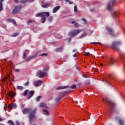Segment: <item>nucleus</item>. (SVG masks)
<instances>
[{"instance_id": "obj_45", "label": "nucleus", "mask_w": 125, "mask_h": 125, "mask_svg": "<svg viewBox=\"0 0 125 125\" xmlns=\"http://www.w3.org/2000/svg\"><path fill=\"white\" fill-rule=\"evenodd\" d=\"M91 43L93 44H101V43H100V42H92Z\"/></svg>"}, {"instance_id": "obj_17", "label": "nucleus", "mask_w": 125, "mask_h": 125, "mask_svg": "<svg viewBox=\"0 0 125 125\" xmlns=\"http://www.w3.org/2000/svg\"><path fill=\"white\" fill-rule=\"evenodd\" d=\"M16 104H9L8 105V108L10 109V110H12V109H14V108H16Z\"/></svg>"}, {"instance_id": "obj_30", "label": "nucleus", "mask_w": 125, "mask_h": 125, "mask_svg": "<svg viewBox=\"0 0 125 125\" xmlns=\"http://www.w3.org/2000/svg\"><path fill=\"white\" fill-rule=\"evenodd\" d=\"M62 47H59V48H57V49H55V51L56 52H59L61 50H62Z\"/></svg>"}, {"instance_id": "obj_33", "label": "nucleus", "mask_w": 125, "mask_h": 125, "mask_svg": "<svg viewBox=\"0 0 125 125\" xmlns=\"http://www.w3.org/2000/svg\"><path fill=\"white\" fill-rule=\"evenodd\" d=\"M52 20H53V17H52L50 16V17H49L48 18V21L51 22V21H52Z\"/></svg>"}, {"instance_id": "obj_11", "label": "nucleus", "mask_w": 125, "mask_h": 125, "mask_svg": "<svg viewBox=\"0 0 125 125\" xmlns=\"http://www.w3.org/2000/svg\"><path fill=\"white\" fill-rule=\"evenodd\" d=\"M34 93H35L34 91H30L28 94V99H30V98H31V97L33 96Z\"/></svg>"}, {"instance_id": "obj_2", "label": "nucleus", "mask_w": 125, "mask_h": 125, "mask_svg": "<svg viewBox=\"0 0 125 125\" xmlns=\"http://www.w3.org/2000/svg\"><path fill=\"white\" fill-rule=\"evenodd\" d=\"M50 13L48 12H43L42 13H39L37 14L35 16L36 17H41V22L42 23H43L46 21V18H48L50 16Z\"/></svg>"}, {"instance_id": "obj_42", "label": "nucleus", "mask_w": 125, "mask_h": 125, "mask_svg": "<svg viewBox=\"0 0 125 125\" xmlns=\"http://www.w3.org/2000/svg\"><path fill=\"white\" fill-rule=\"evenodd\" d=\"M65 1L66 2H68V3L70 4H73V2H71V1H70L69 0H65Z\"/></svg>"}, {"instance_id": "obj_1", "label": "nucleus", "mask_w": 125, "mask_h": 125, "mask_svg": "<svg viewBox=\"0 0 125 125\" xmlns=\"http://www.w3.org/2000/svg\"><path fill=\"white\" fill-rule=\"evenodd\" d=\"M37 108L36 107L32 109V108H24L22 111V113L23 115H26V114H29V121L30 124H31L33 120L35 119L36 117L35 115L37 113Z\"/></svg>"}, {"instance_id": "obj_25", "label": "nucleus", "mask_w": 125, "mask_h": 125, "mask_svg": "<svg viewBox=\"0 0 125 125\" xmlns=\"http://www.w3.org/2000/svg\"><path fill=\"white\" fill-rule=\"evenodd\" d=\"M71 23H72V24H74V26H75V27H77L79 26L77 22H76L75 21H72Z\"/></svg>"}, {"instance_id": "obj_16", "label": "nucleus", "mask_w": 125, "mask_h": 125, "mask_svg": "<svg viewBox=\"0 0 125 125\" xmlns=\"http://www.w3.org/2000/svg\"><path fill=\"white\" fill-rule=\"evenodd\" d=\"M108 64L109 65H113V64H115V60L112 59V58H111L109 60V61L108 62Z\"/></svg>"}, {"instance_id": "obj_38", "label": "nucleus", "mask_w": 125, "mask_h": 125, "mask_svg": "<svg viewBox=\"0 0 125 125\" xmlns=\"http://www.w3.org/2000/svg\"><path fill=\"white\" fill-rule=\"evenodd\" d=\"M40 56L46 57V56H47V53H42L41 55H40Z\"/></svg>"}, {"instance_id": "obj_41", "label": "nucleus", "mask_w": 125, "mask_h": 125, "mask_svg": "<svg viewBox=\"0 0 125 125\" xmlns=\"http://www.w3.org/2000/svg\"><path fill=\"white\" fill-rule=\"evenodd\" d=\"M104 83H105L106 84H108V85H110V83L109 82H108L107 80H104Z\"/></svg>"}, {"instance_id": "obj_24", "label": "nucleus", "mask_w": 125, "mask_h": 125, "mask_svg": "<svg viewBox=\"0 0 125 125\" xmlns=\"http://www.w3.org/2000/svg\"><path fill=\"white\" fill-rule=\"evenodd\" d=\"M27 94H28V90H25L23 92V94H22V95H23V96H26L27 95Z\"/></svg>"}, {"instance_id": "obj_36", "label": "nucleus", "mask_w": 125, "mask_h": 125, "mask_svg": "<svg viewBox=\"0 0 125 125\" xmlns=\"http://www.w3.org/2000/svg\"><path fill=\"white\" fill-rule=\"evenodd\" d=\"M77 6H74V12H77Z\"/></svg>"}, {"instance_id": "obj_58", "label": "nucleus", "mask_w": 125, "mask_h": 125, "mask_svg": "<svg viewBox=\"0 0 125 125\" xmlns=\"http://www.w3.org/2000/svg\"><path fill=\"white\" fill-rule=\"evenodd\" d=\"M73 57H77V55H76V54H74V55H73Z\"/></svg>"}, {"instance_id": "obj_56", "label": "nucleus", "mask_w": 125, "mask_h": 125, "mask_svg": "<svg viewBox=\"0 0 125 125\" xmlns=\"http://www.w3.org/2000/svg\"><path fill=\"white\" fill-rule=\"evenodd\" d=\"M71 92H72V91H66L65 93H71Z\"/></svg>"}, {"instance_id": "obj_6", "label": "nucleus", "mask_w": 125, "mask_h": 125, "mask_svg": "<svg viewBox=\"0 0 125 125\" xmlns=\"http://www.w3.org/2000/svg\"><path fill=\"white\" fill-rule=\"evenodd\" d=\"M81 32V30H72L68 33V35L71 37H74L77 36L79 33Z\"/></svg>"}, {"instance_id": "obj_35", "label": "nucleus", "mask_w": 125, "mask_h": 125, "mask_svg": "<svg viewBox=\"0 0 125 125\" xmlns=\"http://www.w3.org/2000/svg\"><path fill=\"white\" fill-rule=\"evenodd\" d=\"M26 57H27V55H26V54L25 53H24L23 54V55H22V58H23V59H25L26 58Z\"/></svg>"}, {"instance_id": "obj_12", "label": "nucleus", "mask_w": 125, "mask_h": 125, "mask_svg": "<svg viewBox=\"0 0 125 125\" xmlns=\"http://www.w3.org/2000/svg\"><path fill=\"white\" fill-rule=\"evenodd\" d=\"M37 56V54H35L29 58H27L26 60H25V61L26 62H28L29 61H30L31 60L33 59H34Z\"/></svg>"}, {"instance_id": "obj_27", "label": "nucleus", "mask_w": 125, "mask_h": 125, "mask_svg": "<svg viewBox=\"0 0 125 125\" xmlns=\"http://www.w3.org/2000/svg\"><path fill=\"white\" fill-rule=\"evenodd\" d=\"M90 84V82L88 81H85V82H84V83H83V84H84V85H89V84Z\"/></svg>"}, {"instance_id": "obj_59", "label": "nucleus", "mask_w": 125, "mask_h": 125, "mask_svg": "<svg viewBox=\"0 0 125 125\" xmlns=\"http://www.w3.org/2000/svg\"><path fill=\"white\" fill-rule=\"evenodd\" d=\"M77 51V50L76 49H74L73 50V52H76Z\"/></svg>"}, {"instance_id": "obj_64", "label": "nucleus", "mask_w": 125, "mask_h": 125, "mask_svg": "<svg viewBox=\"0 0 125 125\" xmlns=\"http://www.w3.org/2000/svg\"><path fill=\"white\" fill-rule=\"evenodd\" d=\"M100 65H101V66H103V64H102V63H100Z\"/></svg>"}, {"instance_id": "obj_57", "label": "nucleus", "mask_w": 125, "mask_h": 125, "mask_svg": "<svg viewBox=\"0 0 125 125\" xmlns=\"http://www.w3.org/2000/svg\"><path fill=\"white\" fill-rule=\"evenodd\" d=\"M15 3H18V0H14Z\"/></svg>"}, {"instance_id": "obj_62", "label": "nucleus", "mask_w": 125, "mask_h": 125, "mask_svg": "<svg viewBox=\"0 0 125 125\" xmlns=\"http://www.w3.org/2000/svg\"><path fill=\"white\" fill-rule=\"evenodd\" d=\"M1 121H3V119L1 118H0V122H1Z\"/></svg>"}, {"instance_id": "obj_34", "label": "nucleus", "mask_w": 125, "mask_h": 125, "mask_svg": "<svg viewBox=\"0 0 125 125\" xmlns=\"http://www.w3.org/2000/svg\"><path fill=\"white\" fill-rule=\"evenodd\" d=\"M17 88L19 90H22L24 88V87L21 86H18Z\"/></svg>"}, {"instance_id": "obj_44", "label": "nucleus", "mask_w": 125, "mask_h": 125, "mask_svg": "<svg viewBox=\"0 0 125 125\" xmlns=\"http://www.w3.org/2000/svg\"><path fill=\"white\" fill-rule=\"evenodd\" d=\"M18 35H19V34L16 33V34H13V35H12V37H16L17 36H18Z\"/></svg>"}, {"instance_id": "obj_49", "label": "nucleus", "mask_w": 125, "mask_h": 125, "mask_svg": "<svg viewBox=\"0 0 125 125\" xmlns=\"http://www.w3.org/2000/svg\"><path fill=\"white\" fill-rule=\"evenodd\" d=\"M86 113L87 114V116H90V115H91V114L89 113L88 111H86Z\"/></svg>"}, {"instance_id": "obj_18", "label": "nucleus", "mask_w": 125, "mask_h": 125, "mask_svg": "<svg viewBox=\"0 0 125 125\" xmlns=\"http://www.w3.org/2000/svg\"><path fill=\"white\" fill-rule=\"evenodd\" d=\"M77 104H78L79 105V106H82V105H84V102H83V100H78V101H77Z\"/></svg>"}, {"instance_id": "obj_61", "label": "nucleus", "mask_w": 125, "mask_h": 125, "mask_svg": "<svg viewBox=\"0 0 125 125\" xmlns=\"http://www.w3.org/2000/svg\"><path fill=\"white\" fill-rule=\"evenodd\" d=\"M4 0H0V3H2Z\"/></svg>"}, {"instance_id": "obj_43", "label": "nucleus", "mask_w": 125, "mask_h": 125, "mask_svg": "<svg viewBox=\"0 0 125 125\" xmlns=\"http://www.w3.org/2000/svg\"><path fill=\"white\" fill-rule=\"evenodd\" d=\"M16 125H21L20 123L18 121H16L15 122Z\"/></svg>"}, {"instance_id": "obj_37", "label": "nucleus", "mask_w": 125, "mask_h": 125, "mask_svg": "<svg viewBox=\"0 0 125 125\" xmlns=\"http://www.w3.org/2000/svg\"><path fill=\"white\" fill-rule=\"evenodd\" d=\"M3 110H4V111H6V110H7V105H6V104H4Z\"/></svg>"}, {"instance_id": "obj_51", "label": "nucleus", "mask_w": 125, "mask_h": 125, "mask_svg": "<svg viewBox=\"0 0 125 125\" xmlns=\"http://www.w3.org/2000/svg\"><path fill=\"white\" fill-rule=\"evenodd\" d=\"M6 80H7V78H4L2 80V82H5Z\"/></svg>"}, {"instance_id": "obj_53", "label": "nucleus", "mask_w": 125, "mask_h": 125, "mask_svg": "<svg viewBox=\"0 0 125 125\" xmlns=\"http://www.w3.org/2000/svg\"><path fill=\"white\" fill-rule=\"evenodd\" d=\"M10 76V75H7L6 76V77L5 78L8 79V78H9Z\"/></svg>"}, {"instance_id": "obj_63", "label": "nucleus", "mask_w": 125, "mask_h": 125, "mask_svg": "<svg viewBox=\"0 0 125 125\" xmlns=\"http://www.w3.org/2000/svg\"><path fill=\"white\" fill-rule=\"evenodd\" d=\"M28 1H34V0H27Z\"/></svg>"}, {"instance_id": "obj_9", "label": "nucleus", "mask_w": 125, "mask_h": 125, "mask_svg": "<svg viewBox=\"0 0 125 125\" xmlns=\"http://www.w3.org/2000/svg\"><path fill=\"white\" fill-rule=\"evenodd\" d=\"M106 29L108 31L110 35L113 36L114 34V31L113 29L110 27H106Z\"/></svg>"}, {"instance_id": "obj_47", "label": "nucleus", "mask_w": 125, "mask_h": 125, "mask_svg": "<svg viewBox=\"0 0 125 125\" xmlns=\"http://www.w3.org/2000/svg\"><path fill=\"white\" fill-rule=\"evenodd\" d=\"M26 2V0L21 1V2L23 3H25Z\"/></svg>"}, {"instance_id": "obj_22", "label": "nucleus", "mask_w": 125, "mask_h": 125, "mask_svg": "<svg viewBox=\"0 0 125 125\" xmlns=\"http://www.w3.org/2000/svg\"><path fill=\"white\" fill-rule=\"evenodd\" d=\"M42 83V81H41V80H38L37 82H35V85L36 86H38L40 84V83Z\"/></svg>"}, {"instance_id": "obj_26", "label": "nucleus", "mask_w": 125, "mask_h": 125, "mask_svg": "<svg viewBox=\"0 0 125 125\" xmlns=\"http://www.w3.org/2000/svg\"><path fill=\"white\" fill-rule=\"evenodd\" d=\"M60 99H61V97L60 96H57L55 99L56 102H58V101H60Z\"/></svg>"}, {"instance_id": "obj_14", "label": "nucleus", "mask_w": 125, "mask_h": 125, "mask_svg": "<svg viewBox=\"0 0 125 125\" xmlns=\"http://www.w3.org/2000/svg\"><path fill=\"white\" fill-rule=\"evenodd\" d=\"M61 8V6H56L55 7H54L53 9V10H52V12L53 13H55L56 12H57V11H58L59 10V9Z\"/></svg>"}, {"instance_id": "obj_4", "label": "nucleus", "mask_w": 125, "mask_h": 125, "mask_svg": "<svg viewBox=\"0 0 125 125\" xmlns=\"http://www.w3.org/2000/svg\"><path fill=\"white\" fill-rule=\"evenodd\" d=\"M116 0H110V2L108 3L107 6V9L109 11L112 10L113 6L115 5Z\"/></svg>"}, {"instance_id": "obj_8", "label": "nucleus", "mask_w": 125, "mask_h": 125, "mask_svg": "<svg viewBox=\"0 0 125 125\" xmlns=\"http://www.w3.org/2000/svg\"><path fill=\"white\" fill-rule=\"evenodd\" d=\"M47 75L46 72H40L39 73L38 77L39 78H42Z\"/></svg>"}, {"instance_id": "obj_39", "label": "nucleus", "mask_w": 125, "mask_h": 125, "mask_svg": "<svg viewBox=\"0 0 125 125\" xmlns=\"http://www.w3.org/2000/svg\"><path fill=\"white\" fill-rule=\"evenodd\" d=\"M82 20L83 21L84 24H86L87 23V21H86L85 19H82Z\"/></svg>"}, {"instance_id": "obj_19", "label": "nucleus", "mask_w": 125, "mask_h": 125, "mask_svg": "<svg viewBox=\"0 0 125 125\" xmlns=\"http://www.w3.org/2000/svg\"><path fill=\"white\" fill-rule=\"evenodd\" d=\"M8 95L11 98H13V97H14L15 95L14 94V93L13 92H9L8 93Z\"/></svg>"}, {"instance_id": "obj_13", "label": "nucleus", "mask_w": 125, "mask_h": 125, "mask_svg": "<svg viewBox=\"0 0 125 125\" xmlns=\"http://www.w3.org/2000/svg\"><path fill=\"white\" fill-rule=\"evenodd\" d=\"M39 107L40 108H42V107L43 108H45V109H48V107L46 105V104L43 103H41L39 105Z\"/></svg>"}, {"instance_id": "obj_28", "label": "nucleus", "mask_w": 125, "mask_h": 125, "mask_svg": "<svg viewBox=\"0 0 125 125\" xmlns=\"http://www.w3.org/2000/svg\"><path fill=\"white\" fill-rule=\"evenodd\" d=\"M112 17L115 18L117 17V14L115 12H113L112 14Z\"/></svg>"}, {"instance_id": "obj_54", "label": "nucleus", "mask_w": 125, "mask_h": 125, "mask_svg": "<svg viewBox=\"0 0 125 125\" xmlns=\"http://www.w3.org/2000/svg\"><path fill=\"white\" fill-rule=\"evenodd\" d=\"M90 11L92 12H94V9H90Z\"/></svg>"}, {"instance_id": "obj_31", "label": "nucleus", "mask_w": 125, "mask_h": 125, "mask_svg": "<svg viewBox=\"0 0 125 125\" xmlns=\"http://www.w3.org/2000/svg\"><path fill=\"white\" fill-rule=\"evenodd\" d=\"M42 112L45 114V115H49V112L47 110H42Z\"/></svg>"}, {"instance_id": "obj_40", "label": "nucleus", "mask_w": 125, "mask_h": 125, "mask_svg": "<svg viewBox=\"0 0 125 125\" xmlns=\"http://www.w3.org/2000/svg\"><path fill=\"white\" fill-rule=\"evenodd\" d=\"M29 82L27 81L26 83H24V86H27L28 85H29Z\"/></svg>"}, {"instance_id": "obj_21", "label": "nucleus", "mask_w": 125, "mask_h": 125, "mask_svg": "<svg viewBox=\"0 0 125 125\" xmlns=\"http://www.w3.org/2000/svg\"><path fill=\"white\" fill-rule=\"evenodd\" d=\"M116 120H119L120 125H124V121L122 119H119L118 118H116Z\"/></svg>"}, {"instance_id": "obj_5", "label": "nucleus", "mask_w": 125, "mask_h": 125, "mask_svg": "<svg viewBox=\"0 0 125 125\" xmlns=\"http://www.w3.org/2000/svg\"><path fill=\"white\" fill-rule=\"evenodd\" d=\"M122 44V42L120 41L114 42H112V47L115 50L117 51H120V48L118 45H120Z\"/></svg>"}, {"instance_id": "obj_29", "label": "nucleus", "mask_w": 125, "mask_h": 125, "mask_svg": "<svg viewBox=\"0 0 125 125\" xmlns=\"http://www.w3.org/2000/svg\"><path fill=\"white\" fill-rule=\"evenodd\" d=\"M3 9V4L0 2V12L2 11Z\"/></svg>"}, {"instance_id": "obj_23", "label": "nucleus", "mask_w": 125, "mask_h": 125, "mask_svg": "<svg viewBox=\"0 0 125 125\" xmlns=\"http://www.w3.org/2000/svg\"><path fill=\"white\" fill-rule=\"evenodd\" d=\"M42 96H38L36 98V102H39V101H40L41 99H42Z\"/></svg>"}, {"instance_id": "obj_32", "label": "nucleus", "mask_w": 125, "mask_h": 125, "mask_svg": "<svg viewBox=\"0 0 125 125\" xmlns=\"http://www.w3.org/2000/svg\"><path fill=\"white\" fill-rule=\"evenodd\" d=\"M69 88L71 89H76V85L75 84H72L71 86H70Z\"/></svg>"}, {"instance_id": "obj_52", "label": "nucleus", "mask_w": 125, "mask_h": 125, "mask_svg": "<svg viewBox=\"0 0 125 125\" xmlns=\"http://www.w3.org/2000/svg\"><path fill=\"white\" fill-rule=\"evenodd\" d=\"M83 77L85 78H87V76H86V75H84V74H83Z\"/></svg>"}, {"instance_id": "obj_3", "label": "nucleus", "mask_w": 125, "mask_h": 125, "mask_svg": "<svg viewBox=\"0 0 125 125\" xmlns=\"http://www.w3.org/2000/svg\"><path fill=\"white\" fill-rule=\"evenodd\" d=\"M104 101H105V102L109 104V105L110 106V113L113 114V113L114 112V109L113 107H114L115 104L112 101L107 99L104 100Z\"/></svg>"}, {"instance_id": "obj_20", "label": "nucleus", "mask_w": 125, "mask_h": 125, "mask_svg": "<svg viewBox=\"0 0 125 125\" xmlns=\"http://www.w3.org/2000/svg\"><path fill=\"white\" fill-rule=\"evenodd\" d=\"M7 21H11L13 24L15 25H17V23L16 21H15L14 20H11L10 19H8L6 20Z\"/></svg>"}, {"instance_id": "obj_10", "label": "nucleus", "mask_w": 125, "mask_h": 125, "mask_svg": "<svg viewBox=\"0 0 125 125\" xmlns=\"http://www.w3.org/2000/svg\"><path fill=\"white\" fill-rule=\"evenodd\" d=\"M50 6V3H44V1H42V7L44 8H47Z\"/></svg>"}, {"instance_id": "obj_48", "label": "nucleus", "mask_w": 125, "mask_h": 125, "mask_svg": "<svg viewBox=\"0 0 125 125\" xmlns=\"http://www.w3.org/2000/svg\"><path fill=\"white\" fill-rule=\"evenodd\" d=\"M90 55V53L89 52H86L85 53V56H89Z\"/></svg>"}, {"instance_id": "obj_7", "label": "nucleus", "mask_w": 125, "mask_h": 125, "mask_svg": "<svg viewBox=\"0 0 125 125\" xmlns=\"http://www.w3.org/2000/svg\"><path fill=\"white\" fill-rule=\"evenodd\" d=\"M21 9V6H16L14 9L13 10L12 13L13 14H17L18 12H19Z\"/></svg>"}, {"instance_id": "obj_50", "label": "nucleus", "mask_w": 125, "mask_h": 125, "mask_svg": "<svg viewBox=\"0 0 125 125\" xmlns=\"http://www.w3.org/2000/svg\"><path fill=\"white\" fill-rule=\"evenodd\" d=\"M14 70L16 72H19V70L18 69H14Z\"/></svg>"}, {"instance_id": "obj_15", "label": "nucleus", "mask_w": 125, "mask_h": 125, "mask_svg": "<svg viewBox=\"0 0 125 125\" xmlns=\"http://www.w3.org/2000/svg\"><path fill=\"white\" fill-rule=\"evenodd\" d=\"M67 88H68V86H60L57 87L56 89V90L64 89Z\"/></svg>"}, {"instance_id": "obj_46", "label": "nucleus", "mask_w": 125, "mask_h": 125, "mask_svg": "<svg viewBox=\"0 0 125 125\" xmlns=\"http://www.w3.org/2000/svg\"><path fill=\"white\" fill-rule=\"evenodd\" d=\"M86 33H83V34L81 36V38H83V37L84 36H86Z\"/></svg>"}, {"instance_id": "obj_55", "label": "nucleus", "mask_w": 125, "mask_h": 125, "mask_svg": "<svg viewBox=\"0 0 125 125\" xmlns=\"http://www.w3.org/2000/svg\"><path fill=\"white\" fill-rule=\"evenodd\" d=\"M33 21L32 20H28V23H31Z\"/></svg>"}, {"instance_id": "obj_60", "label": "nucleus", "mask_w": 125, "mask_h": 125, "mask_svg": "<svg viewBox=\"0 0 125 125\" xmlns=\"http://www.w3.org/2000/svg\"><path fill=\"white\" fill-rule=\"evenodd\" d=\"M71 41V39H70L68 40V42H70Z\"/></svg>"}]
</instances>
